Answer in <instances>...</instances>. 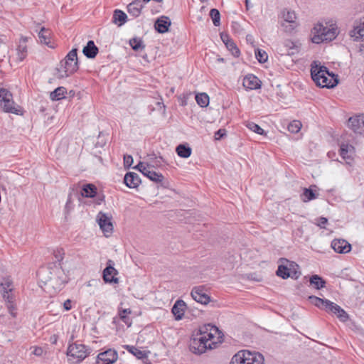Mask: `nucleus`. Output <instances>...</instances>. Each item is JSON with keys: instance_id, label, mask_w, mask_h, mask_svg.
<instances>
[{"instance_id": "obj_1", "label": "nucleus", "mask_w": 364, "mask_h": 364, "mask_svg": "<svg viewBox=\"0 0 364 364\" xmlns=\"http://www.w3.org/2000/svg\"><path fill=\"white\" fill-rule=\"evenodd\" d=\"M223 333L213 325L202 326L190 342V349L195 354H202L208 349H213L221 343Z\"/></svg>"}, {"instance_id": "obj_2", "label": "nucleus", "mask_w": 364, "mask_h": 364, "mask_svg": "<svg viewBox=\"0 0 364 364\" xmlns=\"http://www.w3.org/2000/svg\"><path fill=\"white\" fill-rule=\"evenodd\" d=\"M40 281L55 291H60L68 282V277L59 265L50 264L41 267L38 272Z\"/></svg>"}, {"instance_id": "obj_3", "label": "nucleus", "mask_w": 364, "mask_h": 364, "mask_svg": "<svg viewBox=\"0 0 364 364\" xmlns=\"http://www.w3.org/2000/svg\"><path fill=\"white\" fill-rule=\"evenodd\" d=\"M312 80L317 86L326 88H332L338 83V76L329 72L327 68L314 61L311 68Z\"/></svg>"}, {"instance_id": "obj_4", "label": "nucleus", "mask_w": 364, "mask_h": 364, "mask_svg": "<svg viewBox=\"0 0 364 364\" xmlns=\"http://www.w3.org/2000/svg\"><path fill=\"white\" fill-rule=\"evenodd\" d=\"M77 50L72 49L62 60L56 68L55 76L59 78H65L76 72L78 69Z\"/></svg>"}, {"instance_id": "obj_5", "label": "nucleus", "mask_w": 364, "mask_h": 364, "mask_svg": "<svg viewBox=\"0 0 364 364\" xmlns=\"http://www.w3.org/2000/svg\"><path fill=\"white\" fill-rule=\"evenodd\" d=\"M313 31L314 35L311 37V41L317 44L324 41H331L334 40L339 33L336 24L325 26L321 23H318L314 27Z\"/></svg>"}, {"instance_id": "obj_6", "label": "nucleus", "mask_w": 364, "mask_h": 364, "mask_svg": "<svg viewBox=\"0 0 364 364\" xmlns=\"http://www.w3.org/2000/svg\"><path fill=\"white\" fill-rule=\"evenodd\" d=\"M229 364H264V358L259 352L242 350L232 356Z\"/></svg>"}, {"instance_id": "obj_7", "label": "nucleus", "mask_w": 364, "mask_h": 364, "mask_svg": "<svg viewBox=\"0 0 364 364\" xmlns=\"http://www.w3.org/2000/svg\"><path fill=\"white\" fill-rule=\"evenodd\" d=\"M89 353L90 352L85 345L76 343L70 344L67 350L68 360L73 363H80Z\"/></svg>"}, {"instance_id": "obj_8", "label": "nucleus", "mask_w": 364, "mask_h": 364, "mask_svg": "<svg viewBox=\"0 0 364 364\" xmlns=\"http://www.w3.org/2000/svg\"><path fill=\"white\" fill-rule=\"evenodd\" d=\"M0 105L4 112L19 114L18 107H15L12 94L6 89H0Z\"/></svg>"}, {"instance_id": "obj_9", "label": "nucleus", "mask_w": 364, "mask_h": 364, "mask_svg": "<svg viewBox=\"0 0 364 364\" xmlns=\"http://www.w3.org/2000/svg\"><path fill=\"white\" fill-rule=\"evenodd\" d=\"M138 169L143 175L146 176L151 181L154 182H162L164 177L160 173L154 171L152 168L146 164L144 162H139L135 167Z\"/></svg>"}, {"instance_id": "obj_10", "label": "nucleus", "mask_w": 364, "mask_h": 364, "mask_svg": "<svg viewBox=\"0 0 364 364\" xmlns=\"http://www.w3.org/2000/svg\"><path fill=\"white\" fill-rule=\"evenodd\" d=\"M282 27L286 33H291L296 28V14L294 11H284L282 13Z\"/></svg>"}, {"instance_id": "obj_11", "label": "nucleus", "mask_w": 364, "mask_h": 364, "mask_svg": "<svg viewBox=\"0 0 364 364\" xmlns=\"http://www.w3.org/2000/svg\"><path fill=\"white\" fill-rule=\"evenodd\" d=\"M323 310L336 315L342 321H346L348 319V314L340 306L328 299L326 300V303H325Z\"/></svg>"}, {"instance_id": "obj_12", "label": "nucleus", "mask_w": 364, "mask_h": 364, "mask_svg": "<svg viewBox=\"0 0 364 364\" xmlns=\"http://www.w3.org/2000/svg\"><path fill=\"white\" fill-rule=\"evenodd\" d=\"M323 310L336 315L342 321H346L348 319V314L340 306L328 299L326 300V303H325Z\"/></svg>"}, {"instance_id": "obj_13", "label": "nucleus", "mask_w": 364, "mask_h": 364, "mask_svg": "<svg viewBox=\"0 0 364 364\" xmlns=\"http://www.w3.org/2000/svg\"><path fill=\"white\" fill-rule=\"evenodd\" d=\"M97 220L105 235L108 237L113 230V225L111 221V218L105 213L100 212L97 216Z\"/></svg>"}, {"instance_id": "obj_14", "label": "nucleus", "mask_w": 364, "mask_h": 364, "mask_svg": "<svg viewBox=\"0 0 364 364\" xmlns=\"http://www.w3.org/2000/svg\"><path fill=\"white\" fill-rule=\"evenodd\" d=\"M112 260H108L107 267L103 270V279L106 283H119V279L116 277L118 271L113 267Z\"/></svg>"}, {"instance_id": "obj_15", "label": "nucleus", "mask_w": 364, "mask_h": 364, "mask_svg": "<svg viewBox=\"0 0 364 364\" xmlns=\"http://www.w3.org/2000/svg\"><path fill=\"white\" fill-rule=\"evenodd\" d=\"M348 126L357 134L364 133V114L350 117Z\"/></svg>"}, {"instance_id": "obj_16", "label": "nucleus", "mask_w": 364, "mask_h": 364, "mask_svg": "<svg viewBox=\"0 0 364 364\" xmlns=\"http://www.w3.org/2000/svg\"><path fill=\"white\" fill-rule=\"evenodd\" d=\"M117 352L112 349H109L101 353L97 356V364H113L117 360Z\"/></svg>"}, {"instance_id": "obj_17", "label": "nucleus", "mask_w": 364, "mask_h": 364, "mask_svg": "<svg viewBox=\"0 0 364 364\" xmlns=\"http://www.w3.org/2000/svg\"><path fill=\"white\" fill-rule=\"evenodd\" d=\"M331 247L340 254L349 252L351 250L350 244L343 239H334L331 242Z\"/></svg>"}, {"instance_id": "obj_18", "label": "nucleus", "mask_w": 364, "mask_h": 364, "mask_svg": "<svg viewBox=\"0 0 364 364\" xmlns=\"http://www.w3.org/2000/svg\"><path fill=\"white\" fill-rule=\"evenodd\" d=\"M3 297L7 302H11L13 299L11 291L13 290V282L9 278H4L1 282Z\"/></svg>"}, {"instance_id": "obj_19", "label": "nucleus", "mask_w": 364, "mask_h": 364, "mask_svg": "<svg viewBox=\"0 0 364 364\" xmlns=\"http://www.w3.org/2000/svg\"><path fill=\"white\" fill-rule=\"evenodd\" d=\"M191 296L196 301L202 304H207L210 301L209 296L199 287H195L192 289Z\"/></svg>"}, {"instance_id": "obj_20", "label": "nucleus", "mask_w": 364, "mask_h": 364, "mask_svg": "<svg viewBox=\"0 0 364 364\" xmlns=\"http://www.w3.org/2000/svg\"><path fill=\"white\" fill-rule=\"evenodd\" d=\"M171 23L168 17L162 16L156 21L154 28L159 33H164L168 31Z\"/></svg>"}, {"instance_id": "obj_21", "label": "nucleus", "mask_w": 364, "mask_h": 364, "mask_svg": "<svg viewBox=\"0 0 364 364\" xmlns=\"http://www.w3.org/2000/svg\"><path fill=\"white\" fill-rule=\"evenodd\" d=\"M242 84L246 89L255 90L260 87L261 81L256 76L248 75L244 77Z\"/></svg>"}, {"instance_id": "obj_22", "label": "nucleus", "mask_w": 364, "mask_h": 364, "mask_svg": "<svg viewBox=\"0 0 364 364\" xmlns=\"http://www.w3.org/2000/svg\"><path fill=\"white\" fill-rule=\"evenodd\" d=\"M295 53V43L291 41H287L281 49V55L284 58V61L287 62L288 58Z\"/></svg>"}, {"instance_id": "obj_23", "label": "nucleus", "mask_w": 364, "mask_h": 364, "mask_svg": "<svg viewBox=\"0 0 364 364\" xmlns=\"http://www.w3.org/2000/svg\"><path fill=\"white\" fill-rule=\"evenodd\" d=\"M50 36V31L44 27H42L38 32V38L40 39V42L48 46L50 48H54L55 45L54 43L51 42Z\"/></svg>"}, {"instance_id": "obj_24", "label": "nucleus", "mask_w": 364, "mask_h": 364, "mask_svg": "<svg viewBox=\"0 0 364 364\" xmlns=\"http://www.w3.org/2000/svg\"><path fill=\"white\" fill-rule=\"evenodd\" d=\"M281 264L279 265L277 271V275L283 279H287L291 277V274L294 273L287 266L289 261L286 259H281Z\"/></svg>"}, {"instance_id": "obj_25", "label": "nucleus", "mask_w": 364, "mask_h": 364, "mask_svg": "<svg viewBox=\"0 0 364 364\" xmlns=\"http://www.w3.org/2000/svg\"><path fill=\"white\" fill-rule=\"evenodd\" d=\"M124 182L129 188H136L141 181L137 173L134 172H129L124 176Z\"/></svg>"}, {"instance_id": "obj_26", "label": "nucleus", "mask_w": 364, "mask_h": 364, "mask_svg": "<svg viewBox=\"0 0 364 364\" xmlns=\"http://www.w3.org/2000/svg\"><path fill=\"white\" fill-rule=\"evenodd\" d=\"M143 0H135L130 3L127 6L128 12L134 17H137L140 15L141 9L144 8Z\"/></svg>"}, {"instance_id": "obj_27", "label": "nucleus", "mask_w": 364, "mask_h": 364, "mask_svg": "<svg viewBox=\"0 0 364 364\" xmlns=\"http://www.w3.org/2000/svg\"><path fill=\"white\" fill-rule=\"evenodd\" d=\"M185 309L186 304L183 301L178 300L176 301L171 309V311L174 315L176 320L178 321L183 318L185 312Z\"/></svg>"}, {"instance_id": "obj_28", "label": "nucleus", "mask_w": 364, "mask_h": 364, "mask_svg": "<svg viewBox=\"0 0 364 364\" xmlns=\"http://www.w3.org/2000/svg\"><path fill=\"white\" fill-rule=\"evenodd\" d=\"M83 54L88 58H95L98 53V48L92 41L87 42V46L82 50Z\"/></svg>"}, {"instance_id": "obj_29", "label": "nucleus", "mask_w": 364, "mask_h": 364, "mask_svg": "<svg viewBox=\"0 0 364 364\" xmlns=\"http://www.w3.org/2000/svg\"><path fill=\"white\" fill-rule=\"evenodd\" d=\"M27 41L26 38H21L20 45L18 46L17 48V53H16V62L20 63L23 61L26 55H27V46L26 45V42Z\"/></svg>"}, {"instance_id": "obj_30", "label": "nucleus", "mask_w": 364, "mask_h": 364, "mask_svg": "<svg viewBox=\"0 0 364 364\" xmlns=\"http://www.w3.org/2000/svg\"><path fill=\"white\" fill-rule=\"evenodd\" d=\"M351 36L355 38V41H364V18L363 21L353 29Z\"/></svg>"}, {"instance_id": "obj_31", "label": "nucleus", "mask_w": 364, "mask_h": 364, "mask_svg": "<svg viewBox=\"0 0 364 364\" xmlns=\"http://www.w3.org/2000/svg\"><path fill=\"white\" fill-rule=\"evenodd\" d=\"M318 195L312 189L304 188L303 193L300 195V198L303 202L306 203L316 199Z\"/></svg>"}, {"instance_id": "obj_32", "label": "nucleus", "mask_w": 364, "mask_h": 364, "mask_svg": "<svg viewBox=\"0 0 364 364\" xmlns=\"http://www.w3.org/2000/svg\"><path fill=\"white\" fill-rule=\"evenodd\" d=\"M96 187L92 184H87L83 186L81 195L82 197L92 198L96 195Z\"/></svg>"}, {"instance_id": "obj_33", "label": "nucleus", "mask_w": 364, "mask_h": 364, "mask_svg": "<svg viewBox=\"0 0 364 364\" xmlns=\"http://www.w3.org/2000/svg\"><path fill=\"white\" fill-rule=\"evenodd\" d=\"M6 41L5 36H0V61H3L9 55V46Z\"/></svg>"}, {"instance_id": "obj_34", "label": "nucleus", "mask_w": 364, "mask_h": 364, "mask_svg": "<svg viewBox=\"0 0 364 364\" xmlns=\"http://www.w3.org/2000/svg\"><path fill=\"white\" fill-rule=\"evenodd\" d=\"M176 151L177 154L181 158H188L192 152L191 147L188 146H186L184 144H179L176 149Z\"/></svg>"}, {"instance_id": "obj_35", "label": "nucleus", "mask_w": 364, "mask_h": 364, "mask_svg": "<svg viewBox=\"0 0 364 364\" xmlns=\"http://www.w3.org/2000/svg\"><path fill=\"white\" fill-rule=\"evenodd\" d=\"M309 282L316 289L323 288L326 284V281L317 274L312 275L309 279Z\"/></svg>"}, {"instance_id": "obj_36", "label": "nucleus", "mask_w": 364, "mask_h": 364, "mask_svg": "<svg viewBox=\"0 0 364 364\" xmlns=\"http://www.w3.org/2000/svg\"><path fill=\"white\" fill-rule=\"evenodd\" d=\"M66 89L64 87H59L50 92V97L52 100H60L65 98Z\"/></svg>"}, {"instance_id": "obj_37", "label": "nucleus", "mask_w": 364, "mask_h": 364, "mask_svg": "<svg viewBox=\"0 0 364 364\" xmlns=\"http://www.w3.org/2000/svg\"><path fill=\"white\" fill-rule=\"evenodd\" d=\"M308 300L312 305L323 310L327 299H321L316 296H309Z\"/></svg>"}, {"instance_id": "obj_38", "label": "nucleus", "mask_w": 364, "mask_h": 364, "mask_svg": "<svg viewBox=\"0 0 364 364\" xmlns=\"http://www.w3.org/2000/svg\"><path fill=\"white\" fill-rule=\"evenodd\" d=\"M132 314V310L130 309H125L119 311V316L120 319L125 323L128 326L132 325V320L129 317V315Z\"/></svg>"}, {"instance_id": "obj_39", "label": "nucleus", "mask_w": 364, "mask_h": 364, "mask_svg": "<svg viewBox=\"0 0 364 364\" xmlns=\"http://www.w3.org/2000/svg\"><path fill=\"white\" fill-rule=\"evenodd\" d=\"M196 100L201 107H206L209 105V96L204 92L196 95Z\"/></svg>"}, {"instance_id": "obj_40", "label": "nucleus", "mask_w": 364, "mask_h": 364, "mask_svg": "<svg viewBox=\"0 0 364 364\" xmlns=\"http://www.w3.org/2000/svg\"><path fill=\"white\" fill-rule=\"evenodd\" d=\"M124 348L132 354L135 355L137 358L141 359L146 356V353L144 351L138 349L137 348L132 346H125Z\"/></svg>"}, {"instance_id": "obj_41", "label": "nucleus", "mask_w": 364, "mask_h": 364, "mask_svg": "<svg viewBox=\"0 0 364 364\" xmlns=\"http://www.w3.org/2000/svg\"><path fill=\"white\" fill-rule=\"evenodd\" d=\"M113 18H114V22L115 23L119 22V25L121 26L126 22L127 15L125 13H124L123 11H122L120 10H116V11H114Z\"/></svg>"}, {"instance_id": "obj_42", "label": "nucleus", "mask_w": 364, "mask_h": 364, "mask_svg": "<svg viewBox=\"0 0 364 364\" xmlns=\"http://www.w3.org/2000/svg\"><path fill=\"white\" fill-rule=\"evenodd\" d=\"M129 44L132 49L136 51H139L144 48L143 41L139 38H133L130 39Z\"/></svg>"}, {"instance_id": "obj_43", "label": "nucleus", "mask_w": 364, "mask_h": 364, "mask_svg": "<svg viewBox=\"0 0 364 364\" xmlns=\"http://www.w3.org/2000/svg\"><path fill=\"white\" fill-rule=\"evenodd\" d=\"M353 146L351 145H348L347 144H342L340 147V155L343 159H349L350 156L348 155V152H350L353 150Z\"/></svg>"}, {"instance_id": "obj_44", "label": "nucleus", "mask_w": 364, "mask_h": 364, "mask_svg": "<svg viewBox=\"0 0 364 364\" xmlns=\"http://www.w3.org/2000/svg\"><path fill=\"white\" fill-rule=\"evenodd\" d=\"M162 162L163 159L161 157L155 156L154 158H149V161L144 163L153 169V168L161 167L162 166Z\"/></svg>"}, {"instance_id": "obj_45", "label": "nucleus", "mask_w": 364, "mask_h": 364, "mask_svg": "<svg viewBox=\"0 0 364 364\" xmlns=\"http://www.w3.org/2000/svg\"><path fill=\"white\" fill-rule=\"evenodd\" d=\"M210 16L213 20V23L215 26H218L220 23V14L218 9H212L210 11Z\"/></svg>"}, {"instance_id": "obj_46", "label": "nucleus", "mask_w": 364, "mask_h": 364, "mask_svg": "<svg viewBox=\"0 0 364 364\" xmlns=\"http://www.w3.org/2000/svg\"><path fill=\"white\" fill-rule=\"evenodd\" d=\"M227 48L232 53L235 57H238L240 55V50L236 46L235 43L231 40L225 43Z\"/></svg>"}, {"instance_id": "obj_47", "label": "nucleus", "mask_w": 364, "mask_h": 364, "mask_svg": "<svg viewBox=\"0 0 364 364\" xmlns=\"http://www.w3.org/2000/svg\"><path fill=\"white\" fill-rule=\"evenodd\" d=\"M255 56L259 63H264L268 58L267 53L259 48L255 50Z\"/></svg>"}, {"instance_id": "obj_48", "label": "nucleus", "mask_w": 364, "mask_h": 364, "mask_svg": "<svg viewBox=\"0 0 364 364\" xmlns=\"http://www.w3.org/2000/svg\"><path fill=\"white\" fill-rule=\"evenodd\" d=\"M246 126L249 129L252 130V132L257 134L262 135L264 134V130L259 125L254 122H249L247 123Z\"/></svg>"}, {"instance_id": "obj_49", "label": "nucleus", "mask_w": 364, "mask_h": 364, "mask_svg": "<svg viewBox=\"0 0 364 364\" xmlns=\"http://www.w3.org/2000/svg\"><path fill=\"white\" fill-rule=\"evenodd\" d=\"M315 223L320 228H326L325 225L328 223V219L325 217H320L316 219Z\"/></svg>"}, {"instance_id": "obj_50", "label": "nucleus", "mask_w": 364, "mask_h": 364, "mask_svg": "<svg viewBox=\"0 0 364 364\" xmlns=\"http://www.w3.org/2000/svg\"><path fill=\"white\" fill-rule=\"evenodd\" d=\"M133 164V158L131 155L124 156V165L126 168H129Z\"/></svg>"}, {"instance_id": "obj_51", "label": "nucleus", "mask_w": 364, "mask_h": 364, "mask_svg": "<svg viewBox=\"0 0 364 364\" xmlns=\"http://www.w3.org/2000/svg\"><path fill=\"white\" fill-rule=\"evenodd\" d=\"M225 135H226L225 129H220L215 133V139L220 140L221 138H223Z\"/></svg>"}, {"instance_id": "obj_52", "label": "nucleus", "mask_w": 364, "mask_h": 364, "mask_svg": "<svg viewBox=\"0 0 364 364\" xmlns=\"http://www.w3.org/2000/svg\"><path fill=\"white\" fill-rule=\"evenodd\" d=\"M14 298L12 299V301L11 302H8L9 304L7 306L8 310L9 313L12 315L13 317L16 316V308L13 304Z\"/></svg>"}, {"instance_id": "obj_53", "label": "nucleus", "mask_w": 364, "mask_h": 364, "mask_svg": "<svg viewBox=\"0 0 364 364\" xmlns=\"http://www.w3.org/2000/svg\"><path fill=\"white\" fill-rule=\"evenodd\" d=\"M33 350L32 351L33 354L40 356L43 354V349L41 347H33Z\"/></svg>"}, {"instance_id": "obj_54", "label": "nucleus", "mask_w": 364, "mask_h": 364, "mask_svg": "<svg viewBox=\"0 0 364 364\" xmlns=\"http://www.w3.org/2000/svg\"><path fill=\"white\" fill-rule=\"evenodd\" d=\"M64 309L68 311L71 309V301L70 299L66 300L63 304Z\"/></svg>"}, {"instance_id": "obj_55", "label": "nucleus", "mask_w": 364, "mask_h": 364, "mask_svg": "<svg viewBox=\"0 0 364 364\" xmlns=\"http://www.w3.org/2000/svg\"><path fill=\"white\" fill-rule=\"evenodd\" d=\"M221 39L225 44L231 41L229 36L226 34H221Z\"/></svg>"}, {"instance_id": "obj_56", "label": "nucleus", "mask_w": 364, "mask_h": 364, "mask_svg": "<svg viewBox=\"0 0 364 364\" xmlns=\"http://www.w3.org/2000/svg\"><path fill=\"white\" fill-rule=\"evenodd\" d=\"M296 125L294 124V122H291L288 126V130L290 132L294 133L295 132Z\"/></svg>"}, {"instance_id": "obj_57", "label": "nucleus", "mask_w": 364, "mask_h": 364, "mask_svg": "<svg viewBox=\"0 0 364 364\" xmlns=\"http://www.w3.org/2000/svg\"><path fill=\"white\" fill-rule=\"evenodd\" d=\"M50 342L53 343V344H55L57 343V341H58V336L56 335H53L51 337H50Z\"/></svg>"}, {"instance_id": "obj_58", "label": "nucleus", "mask_w": 364, "mask_h": 364, "mask_svg": "<svg viewBox=\"0 0 364 364\" xmlns=\"http://www.w3.org/2000/svg\"><path fill=\"white\" fill-rule=\"evenodd\" d=\"M301 127H302L301 122L297 120V125H296L297 133L299 132V130L301 129Z\"/></svg>"}, {"instance_id": "obj_59", "label": "nucleus", "mask_w": 364, "mask_h": 364, "mask_svg": "<svg viewBox=\"0 0 364 364\" xmlns=\"http://www.w3.org/2000/svg\"><path fill=\"white\" fill-rule=\"evenodd\" d=\"M70 198L67 201V203H66V208H68L70 207Z\"/></svg>"}, {"instance_id": "obj_60", "label": "nucleus", "mask_w": 364, "mask_h": 364, "mask_svg": "<svg viewBox=\"0 0 364 364\" xmlns=\"http://www.w3.org/2000/svg\"><path fill=\"white\" fill-rule=\"evenodd\" d=\"M360 51H363L364 52V43L360 46Z\"/></svg>"}, {"instance_id": "obj_61", "label": "nucleus", "mask_w": 364, "mask_h": 364, "mask_svg": "<svg viewBox=\"0 0 364 364\" xmlns=\"http://www.w3.org/2000/svg\"><path fill=\"white\" fill-rule=\"evenodd\" d=\"M158 105H162L163 107H164V108H165V105H164V104H163V103H161V102H158Z\"/></svg>"}, {"instance_id": "obj_62", "label": "nucleus", "mask_w": 364, "mask_h": 364, "mask_svg": "<svg viewBox=\"0 0 364 364\" xmlns=\"http://www.w3.org/2000/svg\"><path fill=\"white\" fill-rule=\"evenodd\" d=\"M186 102L183 101L182 103H181V105L184 106V105H186Z\"/></svg>"}, {"instance_id": "obj_63", "label": "nucleus", "mask_w": 364, "mask_h": 364, "mask_svg": "<svg viewBox=\"0 0 364 364\" xmlns=\"http://www.w3.org/2000/svg\"><path fill=\"white\" fill-rule=\"evenodd\" d=\"M246 6L248 7V0H245Z\"/></svg>"}, {"instance_id": "obj_64", "label": "nucleus", "mask_w": 364, "mask_h": 364, "mask_svg": "<svg viewBox=\"0 0 364 364\" xmlns=\"http://www.w3.org/2000/svg\"><path fill=\"white\" fill-rule=\"evenodd\" d=\"M218 61H221V62L223 61V58H218Z\"/></svg>"}]
</instances>
